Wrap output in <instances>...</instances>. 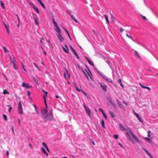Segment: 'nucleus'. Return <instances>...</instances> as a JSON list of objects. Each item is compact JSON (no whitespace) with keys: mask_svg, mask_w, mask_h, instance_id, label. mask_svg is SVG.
Returning a JSON list of instances; mask_svg holds the SVG:
<instances>
[{"mask_svg":"<svg viewBox=\"0 0 158 158\" xmlns=\"http://www.w3.org/2000/svg\"><path fill=\"white\" fill-rule=\"evenodd\" d=\"M53 23L55 27L56 28L55 29L56 31L58 33V35H57L58 38L59 40L61 42H62L64 40V38L62 37V36L61 35V31L57 23L55 22V20L53 19H52Z\"/></svg>","mask_w":158,"mask_h":158,"instance_id":"obj_1","label":"nucleus"},{"mask_svg":"<svg viewBox=\"0 0 158 158\" xmlns=\"http://www.w3.org/2000/svg\"><path fill=\"white\" fill-rule=\"evenodd\" d=\"M97 71L98 73L100 75V76L106 81L111 83H113V81L111 79L108 77L106 76L99 71L97 70Z\"/></svg>","mask_w":158,"mask_h":158,"instance_id":"obj_2","label":"nucleus"},{"mask_svg":"<svg viewBox=\"0 0 158 158\" xmlns=\"http://www.w3.org/2000/svg\"><path fill=\"white\" fill-rule=\"evenodd\" d=\"M17 109L19 113L21 115H22L23 114V110L21 103L20 101H19V102Z\"/></svg>","mask_w":158,"mask_h":158,"instance_id":"obj_3","label":"nucleus"},{"mask_svg":"<svg viewBox=\"0 0 158 158\" xmlns=\"http://www.w3.org/2000/svg\"><path fill=\"white\" fill-rule=\"evenodd\" d=\"M125 131H127V133L126 134V137L129 138H131L130 134L131 135L133 134L131 130L129 128H128L126 129V130Z\"/></svg>","mask_w":158,"mask_h":158,"instance_id":"obj_4","label":"nucleus"},{"mask_svg":"<svg viewBox=\"0 0 158 158\" xmlns=\"http://www.w3.org/2000/svg\"><path fill=\"white\" fill-rule=\"evenodd\" d=\"M53 115L52 114H47L46 116H44V118L47 120H52Z\"/></svg>","mask_w":158,"mask_h":158,"instance_id":"obj_5","label":"nucleus"},{"mask_svg":"<svg viewBox=\"0 0 158 158\" xmlns=\"http://www.w3.org/2000/svg\"><path fill=\"white\" fill-rule=\"evenodd\" d=\"M99 84L100 85V87L102 89L105 91L106 92L107 87V85L104 83H99Z\"/></svg>","mask_w":158,"mask_h":158,"instance_id":"obj_6","label":"nucleus"},{"mask_svg":"<svg viewBox=\"0 0 158 158\" xmlns=\"http://www.w3.org/2000/svg\"><path fill=\"white\" fill-rule=\"evenodd\" d=\"M84 107L85 108V111L89 115V117H90V114L91 112L87 106H86L85 104H84Z\"/></svg>","mask_w":158,"mask_h":158,"instance_id":"obj_7","label":"nucleus"},{"mask_svg":"<svg viewBox=\"0 0 158 158\" xmlns=\"http://www.w3.org/2000/svg\"><path fill=\"white\" fill-rule=\"evenodd\" d=\"M43 92L44 93V94L43 95V97L44 99V103L47 108H48L47 105L46 103V98L47 97V94L48 92L46 91H45L44 90L43 91Z\"/></svg>","mask_w":158,"mask_h":158,"instance_id":"obj_8","label":"nucleus"},{"mask_svg":"<svg viewBox=\"0 0 158 158\" xmlns=\"http://www.w3.org/2000/svg\"><path fill=\"white\" fill-rule=\"evenodd\" d=\"M34 21H35V25H36L37 26H38L39 24V23H38V21H39V19L37 17V15H34Z\"/></svg>","mask_w":158,"mask_h":158,"instance_id":"obj_9","label":"nucleus"},{"mask_svg":"<svg viewBox=\"0 0 158 158\" xmlns=\"http://www.w3.org/2000/svg\"><path fill=\"white\" fill-rule=\"evenodd\" d=\"M22 86L24 88L26 89H28L32 87L31 86L29 85L28 84L25 83L24 82L22 83Z\"/></svg>","mask_w":158,"mask_h":158,"instance_id":"obj_10","label":"nucleus"},{"mask_svg":"<svg viewBox=\"0 0 158 158\" xmlns=\"http://www.w3.org/2000/svg\"><path fill=\"white\" fill-rule=\"evenodd\" d=\"M132 138H133V139L138 143H139L141 142L140 141L139 139L137 137V136L134 135V134H132L131 135Z\"/></svg>","mask_w":158,"mask_h":158,"instance_id":"obj_11","label":"nucleus"},{"mask_svg":"<svg viewBox=\"0 0 158 158\" xmlns=\"http://www.w3.org/2000/svg\"><path fill=\"white\" fill-rule=\"evenodd\" d=\"M47 110L46 109H44L42 110L43 117L44 118V116H46Z\"/></svg>","mask_w":158,"mask_h":158,"instance_id":"obj_12","label":"nucleus"},{"mask_svg":"<svg viewBox=\"0 0 158 158\" xmlns=\"http://www.w3.org/2000/svg\"><path fill=\"white\" fill-rule=\"evenodd\" d=\"M65 47L66 48H65L64 47H62V49L65 52L68 53L69 52V49L68 48L66 45H65Z\"/></svg>","mask_w":158,"mask_h":158,"instance_id":"obj_13","label":"nucleus"},{"mask_svg":"<svg viewBox=\"0 0 158 158\" xmlns=\"http://www.w3.org/2000/svg\"><path fill=\"white\" fill-rule=\"evenodd\" d=\"M119 127L120 129L123 131L126 130V129L121 123L119 124Z\"/></svg>","mask_w":158,"mask_h":158,"instance_id":"obj_14","label":"nucleus"},{"mask_svg":"<svg viewBox=\"0 0 158 158\" xmlns=\"http://www.w3.org/2000/svg\"><path fill=\"white\" fill-rule=\"evenodd\" d=\"M3 24L5 27V28L6 31L8 34H9L10 33V31L9 30V27L8 25H7L5 23L3 22Z\"/></svg>","mask_w":158,"mask_h":158,"instance_id":"obj_15","label":"nucleus"},{"mask_svg":"<svg viewBox=\"0 0 158 158\" xmlns=\"http://www.w3.org/2000/svg\"><path fill=\"white\" fill-rule=\"evenodd\" d=\"M134 54L139 59L140 58V56L139 53L136 50H134Z\"/></svg>","mask_w":158,"mask_h":158,"instance_id":"obj_16","label":"nucleus"},{"mask_svg":"<svg viewBox=\"0 0 158 158\" xmlns=\"http://www.w3.org/2000/svg\"><path fill=\"white\" fill-rule=\"evenodd\" d=\"M42 144L44 147L46 149L47 151L48 152H50L49 150L47 144L44 142L42 143Z\"/></svg>","mask_w":158,"mask_h":158,"instance_id":"obj_17","label":"nucleus"},{"mask_svg":"<svg viewBox=\"0 0 158 158\" xmlns=\"http://www.w3.org/2000/svg\"><path fill=\"white\" fill-rule=\"evenodd\" d=\"M38 2L40 4L42 7L44 9H45V7L43 2L40 0H37Z\"/></svg>","mask_w":158,"mask_h":158,"instance_id":"obj_18","label":"nucleus"},{"mask_svg":"<svg viewBox=\"0 0 158 158\" xmlns=\"http://www.w3.org/2000/svg\"><path fill=\"white\" fill-rule=\"evenodd\" d=\"M140 86L143 88L144 89H148L149 91H150L151 90V89L149 87L144 86L143 85H142L140 83L139 84Z\"/></svg>","mask_w":158,"mask_h":158,"instance_id":"obj_19","label":"nucleus"},{"mask_svg":"<svg viewBox=\"0 0 158 158\" xmlns=\"http://www.w3.org/2000/svg\"><path fill=\"white\" fill-rule=\"evenodd\" d=\"M145 139H146L148 143H152V141L149 138L147 137H143Z\"/></svg>","mask_w":158,"mask_h":158,"instance_id":"obj_20","label":"nucleus"},{"mask_svg":"<svg viewBox=\"0 0 158 158\" xmlns=\"http://www.w3.org/2000/svg\"><path fill=\"white\" fill-rule=\"evenodd\" d=\"M74 86L75 87L76 90L77 91H78L79 92H80L81 91H82L81 89V87L80 86L79 87H78V86H77V85H74Z\"/></svg>","mask_w":158,"mask_h":158,"instance_id":"obj_21","label":"nucleus"},{"mask_svg":"<svg viewBox=\"0 0 158 158\" xmlns=\"http://www.w3.org/2000/svg\"><path fill=\"white\" fill-rule=\"evenodd\" d=\"M76 58L77 59H79V57L78 56L77 53V52L75 51L74 52H73Z\"/></svg>","mask_w":158,"mask_h":158,"instance_id":"obj_22","label":"nucleus"},{"mask_svg":"<svg viewBox=\"0 0 158 158\" xmlns=\"http://www.w3.org/2000/svg\"><path fill=\"white\" fill-rule=\"evenodd\" d=\"M109 113L112 118H113L115 117V115L112 111H110Z\"/></svg>","mask_w":158,"mask_h":158,"instance_id":"obj_23","label":"nucleus"},{"mask_svg":"<svg viewBox=\"0 0 158 158\" xmlns=\"http://www.w3.org/2000/svg\"><path fill=\"white\" fill-rule=\"evenodd\" d=\"M104 16H105V19H106V23H107V24H109V21L108 16L106 15H105Z\"/></svg>","mask_w":158,"mask_h":158,"instance_id":"obj_24","label":"nucleus"},{"mask_svg":"<svg viewBox=\"0 0 158 158\" xmlns=\"http://www.w3.org/2000/svg\"><path fill=\"white\" fill-rule=\"evenodd\" d=\"M33 9H34V10H35V11L38 14L39 13V10L37 7H35V6L33 8Z\"/></svg>","mask_w":158,"mask_h":158,"instance_id":"obj_25","label":"nucleus"},{"mask_svg":"<svg viewBox=\"0 0 158 158\" xmlns=\"http://www.w3.org/2000/svg\"><path fill=\"white\" fill-rule=\"evenodd\" d=\"M10 62L13 64H15L17 63L16 61L14 58H13V60H10Z\"/></svg>","mask_w":158,"mask_h":158,"instance_id":"obj_26","label":"nucleus"},{"mask_svg":"<svg viewBox=\"0 0 158 158\" xmlns=\"http://www.w3.org/2000/svg\"><path fill=\"white\" fill-rule=\"evenodd\" d=\"M41 149L44 153L47 156L48 155V154L47 153L46 151L45 150L44 148H41Z\"/></svg>","mask_w":158,"mask_h":158,"instance_id":"obj_27","label":"nucleus"},{"mask_svg":"<svg viewBox=\"0 0 158 158\" xmlns=\"http://www.w3.org/2000/svg\"><path fill=\"white\" fill-rule=\"evenodd\" d=\"M71 17L74 20V21L75 22H76V23L77 22V20L76 19L75 17L73 15H72V16H71Z\"/></svg>","mask_w":158,"mask_h":158,"instance_id":"obj_28","label":"nucleus"},{"mask_svg":"<svg viewBox=\"0 0 158 158\" xmlns=\"http://www.w3.org/2000/svg\"><path fill=\"white\" fill-rule=\"evenodd\" d=\"M33 80L38 85H39V83L38 82L37 80L34 77H33Z\"/></svg>","mask_w":158,"mask_h":158,"instance_id":"obj_29","label":"nucleus"},{"mask_svg":"<svg viewBox=\"0 0 158 158\" xmlns=\"http://www.w3.org/2000/svg\"><path fill=\"white\" fill-rule=\"evenodd\" d=\"M3 93L4 94H9V92L7 91L6 89H5L3 90Z\"/></svg>","mask_w":158,"mask_h":158,"instance_id":"obj_30","label":"nucleus"},{"mask_svg":"<svg viewBox=\"0 0 158 158\" xmlns=\"http://www.w3.org/2000/svg\"><path fill=\"white\" fill-rule=\"evenodd\" d=\"M1 5L3 9L5 8L4 4L2 2V1H0Z\"/></svg>","mask_w":158,"mask_h":158,"instance_id":"obj_31","label":"nucleus"},{"mask_svg":"<svg viewBox=\"0 0 158 158\" xmlns=\"http://www.w3.org/2000/svg\"><path fill=\"white\" fill-rule=\"evenodd\" d=\"M102 126L104 128H105L104 122L103 120H102L101 123Z\"/></svg>","mask_w":158,"mask_h":158,"instance_id":"obj_32","label":"nucleus"},{"mask_svg":"<svg viewBox=\"0 0 158 158\" xmlns=\"http://www.w3.org/2000/svg\"><path fill=\"white\" fill-rule=\"evenodd\" d=\"M2 117L4 119L5 121H6L7 120V117L6 116L5 114H3L2 115Z\"/></svg>","mask_w":158,"mask_h":158,"instance_id":"obj_33","label":"nucleus"},{"mask_svg":"<svg viewBox=\"0 0 158 158\" xmlns=\"http://www.w3.org/2000/svg\"><path fill=\"white\" fill-rule=\"evenodd\" d=\"M3 49L5 53H6L8 52V50L6 49V48L5 47H3Z\"/></svg>","mask_w":158,"mask_h":158,"instance_id":"obj_34","label":"nucleus"},{"mask_svg":"<svg viewBox=\"0 0 158 158\" xmlns=\"http://www.w3.org/2000/svg\"><path fill=\"white\" fill-rule=\"evenodd\" d=\"M17 64H13L14 68L15 69H18V67H17Z\"/></svg>","mask_w":158,"mask_h":158,"instance_id":"obj_35","label":"nucleus"},{"mask_svg":"<svg viewBox=\"0 0 158 158\" xmlns=\"http://www.w3.org/2000/svg\"><path fill=\"white\" fill-rule=\"evenodd\" d=\"M89 63L90 64V65H92V66H94V64L90 60H89V61H88Z\"/></svg>","mask_w":158,"mask_h":158,"instance_id":"obj_36","label":"nucleus"},{"mask_svg":"<svg viewBox=\"0 0 158 158\" xmlns=\"http://www.w3.org/2000/svg\"><path fill=\"white\" fill-rule=\"evenodd\" d=\"M70 48L71 50L73 52H74L75 51V50L73 49V48L71 46H70Z\"/></svg>","mask_w":158,"mask_h":158,"instance_id":"obj_37","label":"nucleus"},{"mask_svg":"<svg viewBox=\"0 0 158 158\" xmlns=\"http://www.w3.org/2000/svg\"><path fill=\"white\" fill-rule=\"evenodd\" d=\"M107 63H108V64H109V65L110 67V68L111 69H112V64L110 63L109 62V61H107Z\"/></svg>","mask_w":158,"mask_h":158,"instance_id":"obj_38","label":"nucleus"},{"mask_svg":"<svg viewBox=\"0 0 158 158\" xmlns=\"http://www.w3.org/2000/svg\"><path fill=\"white\" fill-rule=\"evenodd\" d=\"M29 4L33 8L35 6L34 4L33 3H32L31 2H30L29 3Z\"/></svg>","mask_w":158,"mask_h":158,"instance_id":"obj_39","label":"nucleus"},{"mask_svg":"<svg viewBox=\"0 0 158 158\" xmlns=\"http://www.w3.org/2000/svg\"><path fill=\"white\" fill-rule=\"evenodd\" d=\"M114 139H117L118 138V135H114Z\"/></svg>","mask_w":158,"mask_h":158,"instance_id":"obj_40","label":"nucleus"},{"mask_svg":"<svg viewBox=\"0 0 158 158\" xmlns=\"http://www.w3.org/2000/svg\"><path fill=\"white\" fill-rule=\"evenodd\" d=\"M99 110L102 113V114L104 113L102 109L101 108H99Z\"/></svg>","mask_w":158,"mask_h":158,"instance_id":"obj_41","label":"nucleus"},{"mask_svg":"<svg viewBox=\"0 0 158 158\" xmlns=\"http://www.w3.org/2000/svg\"><path fill=\"white\" fill-rule=\"evenodd\" d=\"M150 132H151V131H149L148 132V137H149L150 136Z\"/></svg>","mask_w":158,"mask_h":158,"instance_id":"obj_42","label":"nucleus"},{"mask_svg":"<svg viewBox=\"0 0 158 158\" xmlns=\"http://www.w3.org/2000/svg\"><path fill=\"white\" fill-rule=\"evenodd\" d=\"M103 116L105 118V119H106L107 118V117H106V114L104 113H103L102 114Z\"/></svg>","mask_w":158,"mask_h":158,"instance_id":"obj_43","label":"nucleus"},{"mask_svg":"<svg viewBox=\"0 0 158 158\" xmlns=\"http://www.w3.org/2000/svg\"><path fill=\"white\" fill-rule=\"evenodd\" d=\"M67 12L70 17L71 16H72L73 15H72L71 12L69 10H67Z\"/></svg>","mask_w":158,"mask_h":158,"instance_id":"obj_44","label":"nucleus"},{"mask_svg":"<svg viewBox=\"0 0 158 158\" xmlns=\"http://www.w3.org/2000/svg\"><path fill=\"white\" fill-rule=\"evenodd\" d=\"M138 120L141 122H142V120L141 118V117H140L139 118H138Z\"/></svg>","mask_w":158,"mask_h":158,"instance_id":"obj_45","label":"nucleus"},{"mask_svg":"<svg viewBox=\"0 0 158 158\" xmlns=\"http://www.w3.org/2000/svg\"><path fill=\"white\" fill-rule=\"evenodd\" d=\"M119 29H120V31L121 32H123V31L124 30V29L122 27H120Z\"/></svg>","mask_w":158,"mask_h":158,"instance_id":"obj_46","label":"nucleus"},{"mask_svg":"<svg viewBox=\"0 0 158 158\" xmlns=\"http://www.w3.org/2000/svg\"><path fill=\"white\" fill-rule=\"evenodd\" d=\"M142 148L145 152L147 153H148V151L146 150L145 148Z\"/></svg>","mask_w":158,"mask_h":158,"instance_id":"obj_47","label":"nucleus"},{"mask_svg":"<svg viewBox=\"0 0 158 158\" xmlns=\"http://www.w3.org/2000/svg\"><path fill=\"white\" fill-rule=\"evenodd\" d=\"M126 35L128 37L130 38L131 39H132V37L129 35L127 34H126Z\"/></svg>","mask_w":158,"mask_h":158,"instance_id":"obj_48","label":"nucleus"},{"mask_svg":"<svg viewBox=\"0 0 158 158\" xmlns=\"http://www.w3.org/2000/svg\"><path fill=\"white\" fill-rule=\"evenodd\" d=\"M27 95L28 96H30L31 95V93L29 91L27 92Z\"/></svg>","mask_w":158,"mask_h":158,"instance_id":"obj_49","label":"nucleus"},{"mask_svg":"<svg viewBox=\"0 0 158 158\" xmlns=\"http://www.w3.org/2000/svg\"><path fill=\"white\" fill-rule=\"evenodd\" d=\"M142 17L144 20H146V19H147L145 16H142Z\"/></svg>","mask_w":158,"mask_h":158,"instance_id":"obj_50","label":"nucleus"},{"mask_svg":"<svg viewBox=\"0 0 158 158\" xmlns=\"http://www.w3.org/2000/svg\"><path fill=\"white\" fill-rule=\"evenodd\" d=\"M148 155V156L150 157H152V155L150 154L148 152V153H147Z\"/></svg>","mask_w":158,"mask_h":158,"instance_id":"obj_51","label":"nucleus"},{"mask_svg":"<svg viewBox=\"0 0 158 158\" xmlns=\"http://www.w3.org/2000/svg\"><path fill=\"white\" fill-rule=\"evenodd\" d=\"M148 155V156L150 157H152V155L150 154L148 152V153H147Z\"/></svg>","mask_w":158,"mask_h":158,"instance_id":"obj_52","label":"nucleus"},{"mask_svg":"<svg viewBox=\"0 0 158 158\" xmlns=\"http://www.w3.org/2000/svg\"><path fill=\"white\" fill-rule=\"evenodd\" d=\"M148 155V156L150 157H152V155L150 154L148 152V153H147Z\"/></svg>","mask_w":158,"mask_h":158,"instance_id":"obj_53","label":"nucleus"},{"mask_svg":"<svg viewBox=\"0 0 158 158\" xmlns=\"http://www.w3.org/2000/svg\"><path fill=\"white\" fill-rule=\"evenodd\" d=\"M11 130H12V131L13 132V134H15V132H14V128H13V127H11Z\"/></svg>","mask_w":158,"mask_h":158,"instance_id":"obj_54","label":"nucleus"},{"mask_svg":"<svg viewBox=\"0 0 158 158\" xmlns=\"http://www.w3.org/2000/svg\"><path fill=\"white\" fill-rule=\"evenodd\" d=\"M12 109V107H10L9 108V109H8V112H9V113H10V110Z\"/></svg>","mask_w":158,"mask_h":158,"instance_id":"obj_55","label":"nucleus"},{"mask_svg":"<svg viewBox=\"0 0 158 158\" xmlns=\"http://www.w3.org/2000/svg\"><path fill=\"white\" fill-rule=\"evenodd\" d=\"M118 144L122 148H124L123 146L121 144V143H119Z\"/></svg>","mask_w":158,"mask_h":158,"instance_id":"obj_56","label":"nucleus"},{"mask_svg":"<svg viewBox=\"0 0 158 158\" xmlns=\"http://www.w3.org/2000/svg\"><path fill=\"white\" fill-rule=\"evenodd\" d=\"M63 28L64 30L65 31V32H66V33H68V31L66 28H65L64 27H63Z\"/></svg>","mask_w":158,"mask_h":158,"instance_id":"obj_57","label":"nucleus"},{"mask_svg":"<svg viewBox=\"0 0 158 158\" xmlns=\"http://www.w3.org/2000/svg\"><path fill=\"white\" fill-rule=\"evenodd\" d=\"M84 73L85 76L87 77V79H89V77H88V76H87V74H86V73L84 72Z\"/></svg>","mask_w":158,"mask_h":158,"instance_id":"obj_58","label":"nucleus"},{"mask_svg":"<svg viewBox=\"0 0 158 158\" xmlns=\"http://www.w3.org/2000/svg\"><path fill=\"white\" fill-rule=\"evenodd\" d=\"M9 57L10 60H13V58L11 57V56L10 55L9 56Z\"/></svg>","mask_w":158,"mask_h":158,"instance_id":"obj_59","label":"nucleus"},{"mask_svg":"<svg viewBox=\"0 0 158 158\" xmlns=\"http://www.w3.org/2000/svg\"><path fill=\"white\" fill-rule=\"evenodd\" d=\"M50 114H52V109L50 110Z\"/></svg>","mask_w":158,"mask_h":158,"instance_id":"obj_60","label":"nucleus"},{"mask_svg":"<svg viewBox=\"0 0 158 158\" xmlns=\"http://www.w3.org/2000/svg\"><path fill=\"white\" fill-rule=\"evenodd\" d=\"M9 151H7L6 152V155L7 156H9Z\"/></svg>","mask_w":158,"mask_h":158,"instance_id":"obj_61","label":"nucleus"},{"mask_svg":"<svg viewBox=\"0 0 158 158\" xmlns=\"http://www.w3.org/2000/svg\"><path fill=\"white\" fill-rule=\"evenodd\" d=\"M33 64L34 65V66L36 68H38V66H37V65L35 63H33Z\"/></svg>","mask_w":158,"mask_h":158,"instance_id":"obj_62","label":"nucleus"},{"mask_svg":"<svg viewBox=\"0 0 158 158\" xmlns=\"http://www.w3.org/2000/svg\"><path fill=\"white\" fill-rule=\"evenodd\" d=\"M82 92L85 96H86L87 95V94L85 92H83V91H82Z\"/></svg>","mask_w":158,"mask_h":158,"instance_id":"obj_63","label":"nucleus"},{"mask_svg":"<svg viewBox=\"0 0 158 158\" xmlns=\"http://www.w3.org/2000/svg\"><path fill=\"white\" fill-rule=\"evenodd\" d=\"M91 141L92 142V143L93 144V145H95V143L94 142V141L93 140H91Z\"/></svg>","mask_w":158,"mask_h":158,"instance_id":"obj_64","label":"nucleus"}]
</instances>
